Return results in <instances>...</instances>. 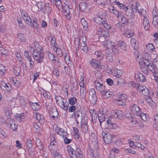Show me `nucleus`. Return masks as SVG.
Returning a JSON list of instances; mask_svg holds the SVG:
<instances>
[{
	"label": "nucleus",
	"instance_id": "nucleus-1",
	"mask_svg": "<svg viewBox=\"0 0 158 158\" xmlns=\"http://www.w3.org/2000/svg\"><path fill=\"white\" fill-rule=\"evenodd\" d=\"M35 48L33 49L32 55L34 59L39 63H42L44 57V52L42 47L38 43L35 41L34 43Z\"/></svg>",
	"mask_w": 158,
	"mask_h": 158
},
{
	"label": "nucleus",
	"instance_id": "nucleus-2",
	"mask_svg": "<svg viewBox=\"0 0 158 158\" xmlns=\"http://www.w3.org/2000/svg\"><path fill=\"white\" fill-rule=\"evenodd\" d=\"M67 150L70 158H83L82 152L80 148H77L76 151H74L70 145L67 146Z\"/></svg>",
	"mask_w": 158,
	"mask_h": 158
},
{
	"label": "nucleus",
	"instance_id": "nucleus-3",
	"mask_svg": "<svg viewBox=\"0 0 158 158\" xmlns=\"http://www.w3.org/2000/svg\"><path fill=\"white\" fill-rule=\"evenodd\" d=\"M131 8H133V9H135V11H137L138 13L142 17L146 16L147 15L146 11L141 8V6L139 5V3H138L136 2H131Z\"/></svg>",
	"mask_w": 158,
	"mask_h": 158
},
{
	"label": "nucleus",
	"instance_id": "nucleus-4",
	"mask_svg": "<svg viewBox=\"0 0 158 158\" xmlns=\"http://www.w3.org/2000/svg\"><path fill=\"white\" fill-rule=\"evenodd\" d=\"M55 99L57 104L60 107L65 111L68 110L69 104L66 103V100L60 96L56 97Z\"/></svg>",
	"mask_w": 158,
	"mask_h": 158
},
{
	"label": "nucleus",
	"instance_id": "nucleus-5",
	"mask_svg": "<svg viewBox=\"0 0 158 158\" xmlns=\"http://www.w3.org/2000/svg\"><path fill=\"white\" fill-rule=\"evenodd\" d=\"M142 63L145 66H146L147 68L148 67L149 71H151L154 74V76L157 77L158 75V73L156 72L154 68L155 67H156V65L154 64L152 61L142 62Z\"/></svg>",
	"mask_w": 158,
	"mask_h": 158
},
{
	"label": "nucleus",
	"instance_id": "nucleus-6",
	"mask_svg": "<svg viewBox=\"0 0 158 158\" xmlns=\"http://www.w3.org/2000/svg\"><path fill=\"white\" fill-rule=\"evenodd\" d=\"M102 135L104 142L108 144L111 142L112 140V136L109 133H106L105 132H102Z\"/></svg>",
	"mask_w": 158,
	"mask_h": 158
},
{
	"label": "nucleus",
	"instance_id": "nucleus-7",
	"mask_svg": "<svg viewBox=\"0 0 158 158\" xmlns=\"http://www.w3.org/2000/svg\"><path fill=\"white\" fill-rule=\"evenodd\" d=\"M50 144L49 146V148L51 150L56 149L57 150V143L55 140V139L53 135H51L50 136Z\"/></svg>",
	"mask_w": 158,
	"mask_h": 158
},
{
	"label": "nucleus",
	"instance_id": "nucleus-8",
	"mask_svg": "<svg viewBox=\"0 0 158 158\" xmlns=\"http://www.w3.org/2000/svg\"><path fill=\"white\" fill-rule=\"evenodd\" d=\"M89 98L93 104H95L97 100L96 92L94 90H91L89 93Z\"/></svg>",
	"mask_w": 158,
	"mask_h": 158
},
{
	"label": "nucleus",
	"instance_id": "nucleus-9",
	"mask_svg": "<svg viewBox=\"0 0 158 158\" xmlns=\"http://www.w3.org/2000/svg\"><path fill=\"white\" fill-rule=\"evenodd\" d=\"M62 11L65 15L66 18L68 20L70 19L71 16L70 14V11L69 7L68 6L66 5L62 7Z\"/></svg>",
	"mask_w": 158,
	"mask_h": 158
},
{
	"label": "nucleus",
	"instance_id": "nucleus-10",
	"mask_svg": "<svg viewBox=\"0 0 158 158\" xmlns=\"http://www.w3.org/2000/svg\"><path fill=\"white\" fill-rule=\"evenodd\" d=\"M80 108H78V109L74 112L72 115V117H74L75 119H80L82 116V112L81 110V106L80 105Z\"/></svg>",
	"mask_w": 158,
	"mask_h": 158
},
{
	"label": "nucleus",
	"instance_id": "nucleus-11",
	"mask_svg": "<svg viewBox=\"0 0 158 158\" xmlns=\"http://www.w3.org/2000/svg\"><path fill=\"white\" fill-rule=\"evenodd\" d=\"M130 109L132 113L134 114L138 115L140 114V109L136 104H131L130 106Z\"/></svg>",
	"mask_w": 158,
	"mask_h": 158
},
{
	"label": "nucleus",
	"instance_id": "nucleus-12",
	"mask_svg": "<svg viewBox=\"0 0 158 158\" xmlns=\"http://www.w3.org/2000/svg\"><path fill=\"white\" fill-rule=\"evenodd\" d=\"M94 85L95 86L96 89L99 90L100 92L101 93L105 89V86L103 85L102 84L97 81H96L94 82Z\"/></svg>",
	"mask_w": 158,
	"mask_h": 158
},
{
	"label": "nucleus",
	"instance_id": "nucleus-13",
	"mask_svg": "<svg viewBox=\"0 0 158 158\" xmlns=\"http://www.w3.org/2000/svg\"><path fill=\"white\" fill-rule=\"evenodd\" d=\"M7 126L11 129L13 131H15L17 130L18 125L15 124V122L12 119L10 120L9 123L7 124Z\"/></svg>",
	"mask_w": 158,
	"mask_h": 158
},
{
	"label": "nucleus",
	"instance_id": "nucleus-14",
	"mask_svg": "<svg viewBox=\"0 0 158 158\" xmlns=\"http://www.w3.org/2000/svg\"><path fill=\"white\" fill-rule=\"evenodd\" d=\"M100 61L99 60H96L95 59H93L90 62V65L95 68H101V66L100 65Z\"/></svg>",
	"mask_w": 158,
	"mask_h": 158
},
{
	"label": "nucleus",
	"instance_id": "nucleus-15",
	"mask_svg": "<svg viewBox=\"0 0 158 158\" xmlns=\"http://www.w3.org/2000/svg\"><path fill=\"white\" fill-rule=\"evenodd\" d=\"M135 77L138 80L140 81L144 82L146 80L145 77L139 72H137L135 73Z\"/></svg>",
	"mask_w": 158,
	"mask_h": 158
},
{
	"label": "nucleus",
	"instance_id": "nucleus-16",
	"mask_svg": "<svg viewBox=\"0 0 158 158\" xmlns=\"http://www.w3.org/2000/svg\"><path fill=\"white\" fill-rule=\"evenodd\" d=\"M34 117L38 120V122L40 124L43 123L44 122V117L41 114L38 112H36L35 113Z\"/></svg>",
	"mask_w": 158,
	"mask_h": 158
},
{
	"label": "nucleus",
	"instance_id": "nucleus-17",
	"mask_svg": "<svg viewBox=\"0 0 158 158\" xmlns=\"http://www.w3.org/2000/svg\"><path fill=\"white\" fill-rule=\"evenodd\" d=\"M135 9H133V8L131 9L127 10L125 11L126 15L130 18L134 19L135 18V15L134 12H135Z\"/></svg>",
	"mask_w": 158,
	"mask_h": 158
},
{
	"label": "nucleus",
	"instance_id": "nucleus-18",
	"mask_svg": "<svg viewBox=\"0 0 158 158\" xmlns=\"http://www.w3.org/2000/svg\"><path fill=\"white\" fill-rule=\"evenodd\" d=\"M143 25L146 30H148L150 28L149 22L148 19L146 16L143 17Z\"/></svg>",
	"mask_w": 158,
	"mask_h": 158
},
{
	"label": "nucleus",
	"instance_id": "nucleus-19",
	"mask_svg": "<svg viewBox=\"0 0 158 158\" xmlns=\"http://www.w3.org/2000/svg\"><path fill=\"white\" fill-rule=\"evenodd\" d=\"M131 47L134 49L137 50L139 47V42L138 41L134 39H132L131 40Z\"/></svg>",
	"mask_w": 158,
	"mask_h": 158
},
{
	"label": "nucleus",
	"instance_id": "nucleus-20",
	"mask_svg": "<svg viewBox=\"0 0 158 158\" xmlns=\"http://www.w3.org/2000/svg\"><path fill=\"white\" fill-rule=\"evenodd\" d=\"M79 46L85 53H87L88 51V49L85 42L79 44Z\"/></svg>",
	"mask_w": 158,
	"mask_h": 158
},
{
	"label": "nucleus",
	"instance_id": "nucleus-21",
	"mask_svg": "<svg viewBox=\"0 0 158 158\" xmlns=\"http://www.w3.org/2000/svg\"><path fill=\"white\" fill-rule=\"evenodd\" d=\"M101 94L103 95L105 98H110L113 96V92L109 91H106L104 89Z\"/></svg>",
	"mask_w": 158,
	"mask_h": 158
},
{
	"label": "nucleus",
	"instance_id": "nucleus-22",
	"mask_svg": "<svg viewBox=\"0 0 158 158\" xmlns=\"http://www.w3.org/2000/svg\"><path fill=\"white\" fill-rule=\"evenodd\" d=\"M89 150L90 155H92L93 158H97L98 157L99 153L96 149L94 150L92 148H89Z\"/></svg>",
	"mask_w": 158,
	"mask_h": 158
},
{
	"label": "nucleus",
	"instance_id": "nucleus-23",
	"mask_svg": "<svg viewBox=\"0 0 158 158\" xmlns=\"http://www.w3.org/2000/svg\"><path fill=\"white\" fill-rule=\"evenodd\" d=\"M143 58L144 59L143 62H146L147 61H151V56L150 54L148 52H145L143 54Z\"/></svg>",
	"mask_w": 158,
	"mask_h": 158
},
{
	"label": "nucleus",
	"instance_id": "nucleus-24",
	"mask_svg": "<svg viewBox=\"0 0 158 158\" xmlns=\"http://www.w3.org/2000/svg\"><path fill=\"white\" fill-rule=\"evenodd\" d=\"M108 9L110 13L114 14L118 18L120 16V14L118 11L114 8V7H112L111 8H109Z\"/></svg>",
	"mask_w": 158,
	"mask_h": 158
},
{
	"label": "nucleus",
	"instance_id": "nucleus-25",
	"mask_svg": "<svg viewBox=\"0 0 158 158\" xmlns=\"http://www.w3.org/2000/svg\"><path fill=\"white\" fill-rule=\"evenodd\" d=\"M118 45L122 50L124 51L127 50V45L125 42L122 41H119L118 43Z\"/></svg>",
	"mask_w": 158,
	"mask_h": 158
},
{
	"label": "nucleus",
	"instance_id": "nucleus-26",
	"mask_svg": "<svg viewBox=\"0 0 158 158\" xmlns=\"http://www.w3.org/2000/svg\"><path fill=\"white\" fill-rule=\"evenodd\" d=\"M31 108L34 110L37 111L41 108V106L38 102L32 103L31 104Z\"/></svg>",
	"mask_w": 158,
	"mask_h": 158
},
{
	"label": "nucleus",
	"instance_id": "nucleus-27",
	"mask_svg": "<svg viewBox=\"0 0 158 158\" xmlns=\"http://www.w3.org/2000/svg\"><path fill=\"white\" fill-rule=\"evenodd\" d=\"M142 92V94L148 97L149 96L150 91L149 89L146 87L143 88V89H141L139 90V91Z\"/></svg>",
	"mask_w": 158,
	"mask_h": 158
},
{
	"label": "nucleus",
	"instance_id": "nucleus-28",
	"mask_svg": "<svg viewBox=\"0 0 158 158\" xmlns=\"http://www.w3.org/2000/svg\"><path fill=\"white\" fill-rule=\"evenodd\" d=\"M94 20L97 24H102L103 23H105L104 20H106V19L104 18H101L100 17H97L94 18Z\"/></svg>",
	"mask_w": 158,
	"mask_h": 158
},
{
	"label": "nucleus",
	"instance_id": "nucleus-29",
	"mask_svg": "<svg viewBox=\"0 0 158 158\" xmlns=\"http://www.w3.org/2000/svg\"><path fill=\"white\" fill-rule=\"evenodd\" d=\"M35 144L36 147L39 150H42L44 148L43 144L41 140L39 138H37L35 140Z\"/></svg>",
	"mask_w": 158,
	"mask_h": 158
},
{
	"label": "nucleus",
	"instance_id": "nucleus-30",
	"mask_svg": "<svg viewBox=\"0 0 158 158\" xmlns=\"http://www.w3.org/2000/svg\"><path fill=\"white\" fill-rule=\"evenodd\" d=\"M1 87L2 89L5 88L7 92L10 91L11 89V86L9 83H2L1 85Z\"/></svg>",
	"mask_w": 158,
	"mask_h": 158
},
{
	"label": "nucleus",
	"instance_id": "nucleus-31",
	"mask_svg": "<svg viewBox=\"0 0 158 158\" xmlns=\"http://www.w3.org/2000/svg\"><path fill=\"white\" fill-rule=\"evenodd\" d=\"M146 49L150 52H152L155 51V47L152 44H148L146 45Z\"/></svg>",
	"mask_w": 158,
	"mask_h": 158
},
{
	"label": "nucleus",
	"instance_id": "nucleus-32",
	"mask_svg": "<svg viewBox=\"0 0 158 158\" xmlns=\"http://www.w3.org/2000/svg\"><path fill=\"white\" fill-rule=\"evenodd\" d=\"M80 9L83 12L86 10L88 7V4L84 2H81L79 5Z\"/></svg>",
	"mask_w": 158,
	"mask_h": 158
},
{
	"label": "nucleus",
	"instance_id": "nucleus-33",
	"mask_svg": "<svg viewBox=\"0 0 158 158\" xmlns=\"http://www.w3.org/2000/svg\"><path fill=\"white\" fill-rule=\"evenodd\" d=\"M51 154L54 156L55 158H62V156L57 152V150L56 149L51 150Z\"/></svg>",
	"mask_w": 158,
	"mask_h": 158
},
{
	"label": "nucleus",
	"instance_id": "nucleus-34",
	"mask_svg": "<svg viewBox=\"0 0 158 158\" xmlns=\"http://www.w3.org/2000/svg\"><path fill=\"white\" fill-rule=\"evenodd\" d=\"M118 18L119 19H121L122 23L124 24H127L128 23V20L126 19L123 15L120 14V15Z\"/></svg>",
	"mask_w": 158,
	"mask_h": 158
},
{
	"label": "nucleus",
	"instance_id": "nucleus-35",
	"mask_svg": "<svg viewBox=\"0 0 158 158\" xmlns=\"http://www.w3.org/2000/svg\"><path fill=\"white\" fill-rule=\"evenodd\" d=\"M15 118L18 120L20 122H22L25 118L24 113L17 114L15 115Z\"/></svg>",
	"mask_w": 158,
	"mask_h": 158
},
{
	"label": "nucleus",
	"instance_id": "nucleus-36",
	"mask_svg": "<svg viewBox=\"0 0 158 158\" xmlns=\"http://www.w3.org/2000/svg\"><path fill=\"white\" fill-rule=\"evenodd\" d=\"M119 152V150L118 148H113L111 151L110 155V158L114 156H116V154H118Z\"/></svg>",
	"mask_w": 158,
	"mask_h": 158
},
{
	"label": "nucleus",
	"instance_id": "nucleus-37",
	"mask_svg": "<svg viewBox=\"0 0 158 158\" xmlns=\"http://www.w3.org/2000/svg\"><path fill=\"white\" fill-rule=\"evenodd\" d=\"M21 70V67L19 66H15L13 68V73L16 76H19Z\"/></svg>",
	"mask_w": 158,
	"mask_h": 158
},
{
	"label": "nucleus",
	"instance_id": "nucleus-38",
	"mask_svg": "<svg viewBox=\"0 0 158 158\" xmlns=\"http://www.w3.org/2000/svg\"><path fill=\"white\" fill-rule=\"evenodd\" d=\"M54 50L56 52L57 55L58 56L61 57L63 55L62 52L60 48L58 47V45L55 47Z\"/></svg>",
	"mask_w": 158,
	"mask_h": 158
},
{
	"label": "nucleus",
	"instance_id": "nucleus-39",
	"mask_svg": "<svg viewBox=\"0 0 158 158\" xmlns=\"http://www.w3.org/2000/svg\"><path fill=\"white\" fill-rule=\"evenodd\" d=\"M116 5L120 9H123L124 11H126L128 10L127 7L124 4L120 3L119 2H114Z\"/></svg>",
	"mask_w": 158,
	"mask_h": 158
},
{
	"label": "nucleus",
	"instance_id": "nucleus-40",
	"mask_svg": "<svg viewBox=\"0 0 158 158\" xmlns=\"http://www.w3.org/2000/svg\"><path fill=\"white\" fill-rule=\"evenodd\" d=\"M130 85L132 87L136 88V89L139 91L140 89V88H143V87L140 86L139 84L136 83L134 81L131 82Z\"/></svg>",
	"mask_w": 158,
	"mask_h": 158
},
{
	"label": "nucleus",
	"instance_id": "nucleus-41",
	"mask_svg": "<svg viewBox=\"0 0 158 158\" xmlns=\"http://www.w3.org/2000/svg\"><path fill=\"white\" fill-rule=\"evenodd\" d=\"M69 104L71 105H74L77 102V98L74 97L71 98L69 99Z\"/></svg>",
	"mask_w": 158,
	"mask_h": 158
},
{
	"label": "nucleus",
	"instance_id": "nucleus-42",
	"mask_svg": "<svg viewBox=\"0 0 158 158\" xmlns=\"http://www.w3.org/2000/svg\"><path fill=\"white\" fill-rule=\"evenodd\" d=\"M116 27L121 31H123L125 30V25H123L120 23H118L116 24Z\"/></svg>",
	"mask_w": 158,
	"mask_h": 158
},
{
	"label": "nucleus",
	"instance_id": "nucleus-43",
	"mask_svg": "<svg viewBox=\"0 0 158 158\" xmlns=\"http://www.w3.org/2000/svg\"><path fill=\"white\" fill-rule=\"evenodd\" d=\"M86 36L84 34H83L78 39V43L80 44L82 43L86 42Z\"/></svg>",
	"mask_w": 158,
	"mask_h": 158
},
{
	"label": "nucleus",
	"instance_id": "nucleus-44",
	"mask_svg": "<svg viewBox=\"0 0 158 158\" xmlns=\"http://www.w3.org/2000/svg\"><path fill=\"white\" fill-rule=\"evenodd\" d=\"M50 114L51 115L52 118L53 119H55L56 118H57L58 116V111L56 109L52 112Z\"/></svg>",
	"mask_w": 158,
	"mask_h": 158
},
{
	"label": "nucleus",
	"instance_id": "nucleus-45",
	"mask_svg": "<svg viewBox=\"0 0 158 158\" xmlns=\"http://www.w3.org/2000/svg\"><path fill=\"white\" fill-rule=\"evenodd\" d=\"M86 93V90L85 87L80 88L81 95L82 96L83 98L85 97Z\"/></svg>",
	"mask_w": 158,
	"mask_h": 158
},
{
	"label": "nucleus",
	"instance_id": "nucleus-46",
	"mask_svg": "<svg viewBox=\"0 0 158 158\" xmlns=\"http://www.w3.org/2000/svg\"><path fill=\"white\" fill-rule=\"evenodd\" d=\"M140 67L141 71L143 72L144 74L146 75L148 74V72L147 69V68L146 66H145L142 63H141V64H140Z\"/></svg>",
	"mask_w": 158,
	"mask_h": 158
},
{
	"label": "nucleus",
	"instance_id": "nucleus-47",
	"mask_svg": "<svg viewBox=\"0 0 158 158\" xmlns=\"http://www.w3.org/2000/svg\"><path fill=\"white\" fill-rule=\"evenodd\" d=\"M78 108H80V106H76L74 105H72L69 108V110L70 112H73L76 111Z\"/></svg>",
	"mask_w": 158,
	"mask_h": 158
},
{
	"label": "nucleus",
	"instance_id": "nucleus-48",
	"mask_svg": "<svg viewBox=\"0 0 158 158\" xmlns=\"http://www.w3.org/2000/svg\"><path fill=\"white\" fill-rule=\"evenodd\" d=\"M31 26H32L36 29H37L38 28L39 25L38 24L37 21L36 19H33L32 20Z\"/></svg>",
	"mask_w": 158,
	"mask_h": 158
},
{
	"label": "nucleus",
	"instance_id": "nucleus-49",
	"mask_svg": "<svg viewBox=\"0 0 158 158\" xmlns=\"http://www.w3.org/2000/svg\"><path fill=\"white\" fill-rule=\"evenodd\" d=\"M98 5H104L107 2L106 0H93Z\"/></svg>",
	"mask_w": 158,
	"mask_h": 158
},
{
	"label": "nucleus",
	"instance_id": "nucleus-50",
	"mask_svg": "<svg viewBox=\"0 0 158 158\" xmlns=\"http://www.w3.org/2000/svg\"><path fill=\"white\" fill-rule=\"evenodd\" d=\"M64 60L67 64H71L72 61L70 60L69 56L68 54H66L64 56Z\"/></svg>",
	"mask_w": 158,
	"mask_h": 158
},
{
	"label": "nucleus",
	"instance_id": "nucleus-51",
	"mask_svg": "<svg viewBox=\"0 0 158 158\" xmlns=\"http://www.w3.org/2000/svg\"><path fill=\"white\" fill-rule=\"evenodd\" d=\"M81 22L84 27L87 28L88 27V23L84 18H82L81 19Z\"/></svg>",
	"mask_w": 158,
	"mask_h": 158
},
{
	"label": "nucleus",
	"instance_id": "nucleus-52",
	"mask_svg": "<svg viewBox=\"0 0 158 158\" xmlns=\"http://www.w3.org/2000/svg\"><path fill=\"white\" fill-rule=\"evenodd\" d=\"M116 73L114 76L118 78L121 77L123 73V72L122 70L120 69H118L116 72Z\"/></svg>",
	"mask_w": 158,
	"mask_h": 158
},
{
	"label": "nucleus",
	"instance_id": "nucleus-53",
	"mask_svg": "<svg viewBox=\"0 0 158 158\" xmlns=\"http://www.w3.org/2000/svg\"><path fill=\"white\" fill-rule=\"evenodd\" d=\"M47 56L48 58L52 61H54V60L56 57H55L53 54L50 52H48L47 53Z\"/></svg>",
	"mask_w": 158,
	"mask_h": 158
},
{
	"label": "nucleus",
	"instance_id": "nucleus-54",
	"mask_svg": "<svg viewBox=\"0 0 158 158\" xmlns=\"http://www.w3.org/2000/svg\"><path fill=\"white\" fill-rule=\"evenodd\" d=\"M53 62L55 65L58 67H60L61 63L58 57H56Z\"/></svg>",
	"mask_w": 158,
	"mask_h": 158
},
{
	"label": "nucleus",
	"instance_id": "nucleus-55",
	"mask_svg": "<svg viewBox=\"0 0 158 158\" xmlns=\"http://www.w3.org/2000/svg\"><path fill=\"white\" fill-rule=\"evenodd\" d=\"M27 147L28 149H30L32 147V141L31 139H28L26 142Z\"/></svg>",
	"mask_w": 158,
	"mask_h": 158
},
{
	"label": "nucleus",
	"instance_id": "nucleus-56",
	"mask_svg": "<svg viewBox=\"0 0 158 158\" xmlns=\"http://www.w3.org/2000/svg\"><path fill=\"white\" fill-rule=\"evenodd\" d=\"M94 54L97 57L99 58V59H101L102 58V53L100 51H96L94 52Z\"/></svg>",
	"mask_w": 158,
	"mask_h": 158
},
{
	"label": "nucleus",
	"instance_id": "nucleus-57",
	"mask_svg": "<svg viewBox=\"0 0 158 158\" xmlns=\"http://www.w3.org/2000/svg\"><path fill=\"white\" fill-rule=\"evenodd\" d=\"M51 43L52 45L53 46H54V47L57 45L56 42V40L55 37H52L51 39Z\"/></svg>",
	"mask_w": 158,
	"mask_h": 158
},
{
	"label": "nucleus",
	"instance_id": "nucleus-58",
	"mask_svg": "<svg viewBox=\"0 0 158 158\" xmlns=\"http://www.w3.org/2000/svg\"><path fill=\"white\" fill-rule=\"evenodd\" d=\"M12 83L15 85L17 87H19L20 85V83L18 81H17L15 78H12Z\"/></svg>",
	"mask_w": 158,
	"mask_h": 158
},
{
	"label": "nucleus",
	"instance_id": "nucleus-59",
	"mask_svg": "<svg viewBox=\"0 0 158 158\" xmlns=\"http://www.w3.org/2000/svg\"><path fill=\"white\" fill-rule=\"evenodd\" d=\"M102 73L99 71H95V75L96 77L98 79H100L102 76Z\"/></svg>",
	"mask_w": 158,
	"mask_h": 158
},
{
	"label": "nucleus",
	"instance_id": "nucleus-60",
	"mask_svg": "<svg viewBox=\"0 0 158 158\" xmlns=\"http://www.w3.org/2000/svg\"><path fill=\"white\" fill-rule=\"evenodd\" d=\"M105 20V23H103L102 24L105 28H106L107 29H110L111 26L109 24L106 20V19Z\"/></svg>",
	"mask_w": 158,
	"mask_h": 158
},
{
	"label": "nucleus",
	"instance_id": "nucleus-61",
	"mask_svg": "<svg viewBox=\"0 0 158 158\" xmlns=\"http://www.w3.org/2000/svg\"><path fill=\"white\" fill-rule=\"evenodd\" d=\"M53 129L57 134H60V128L57 125H54L53 127Z\"/></svg>",
	"mask_w": 158,
	"mask_h": 158
},
{
	"label": "nucleus",
	"instance_id": "nucleus-62",
	"mask_svg": "<svg viewBox=\"0 0 158 158\" xmlns=\"http://www.w3.org/2000/svg\"><path fill=\"white\" fill-rule=\"evenodd\" d=\"M18 37L22 41L24 42L26 40L25 38L24 37L23 34L21 33L18 34Z\"/></svg>",
	"mask_w": 158,
	"mask_h": 158
},
{
	"label": "nucleus",
	"instance_id": "nucleus-63",
	"mask_svg": "<svg viewBox=\"0 0 158 158\" xmlns=\"http://www.w3.org/2000/svg\"><path fill=\"white\" fill-rule=\"evenodd\" d=\"M52 72L53 74L56 77L59 76L60 75L59 71L58 69H54Z\"/></svg>",
	"mask_w": 158,
	"mask_h": 158
},
{
	"label": "nucleus",
	"instance_id": "nucleus-64",
	"mask_svg": "<svg viewBox=\"0 0 158 158\" xmlns=\"http://www.w3.org/2000/svg\"><path fill=\"white\" fill-rule=\"evenodd\" d=\"M67 136H63L64 139V141L65 143L69 144L71 142V139L67 138Z\"/></svg>",
	"mask_w": 158,
	"mask_h": 158
}]
</instances>
